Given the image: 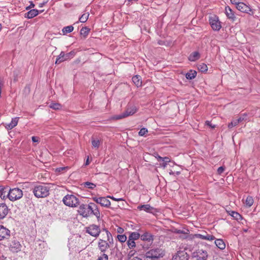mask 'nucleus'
<instances>
[{"label": "nucleus", "instance_id": "30", "mask_svg": "<svg viewBox=\"0 0 260 260\" xmlns=\"http://www.w3.org/2000/svg\"><path fill=\"white\" fill-rule=\"evenodd\" d=\"M197 73L196 71L190 70L189 72L186 73V78L187 79L191 80L194 79L197 76Z\"/></svg>", "mask_w": 260, "mask_h": 260}, {"label": "nucleus", "instance_id": "44", "mask_svg": "<svg viewBox=\"0 0 260 260\" xmlns=\"http://www.w3.org/2000/svg\"><path fill=\"white\" fill-rule=\"evenodd\" d=\"M147 132L148 130L147 128H142L139 132V135L140 136H144Z\"/></svg>", "mask_w": 260, "mask_h": 260}, {"label": "nucleus", "instance_id": "13", "mask_svg": "<svg viewBox=\"0 0 260 260\" xmlns=\"http://www.w3.org/2000/svg\"><path fill=\"white\" fill-rule=\"evenodd\" d=\"M10 237V230L4 227L3 225H0V240L7 239L9 238Z\"/></svg>", "mask_w": 260, "mask_h": 260}, {"label": "nucleus", "instance_id": "55", "mask_svg": "<svg viewBox=\"0 0 260 260\" xmlns=\"http://www.w3.org/2000/svg\"><path fill=\"white\" fill-rule=\"evenodd\" d=\"M89 158L88 157V158H87V159H86V162H85V166H87V165H89Z\"/></svg>", "mask_w": 260, "mask_h": 260}, {"label": "nucleus", "instance_id": "50", "mask_svg": "<svg viewBox=\"0 0 260 260\" xmlns=\"http://www.w3.org/2000/svg\"><path fill=\"white\" fill-rule=\"evenodd\" d=\"M31 139L34 142H39V139H38V138H37L36 137H35V136L32 137Z\"/></svg>", "mask_w": 260, "mask_h": 260}, {"label": "nucleus", "instance_id": "5", "mask_svg": "<svg viewBox=\"0 0 260 260\" xmlns=\"http://www.w3.org/2000/svg\"><path fill=\"white\" fill-rule=\"evenodd\" d=\"M8 199L12 202L21 199L23 196L22 190L18 188L10 189L8 193Z\"/></svg>", "mask_w": 260, "mask_h": 260}, {"label": "nucleus", "instance_id": "21", "mask_svg": "<svg viewBox=\"0 0 260 260\" xmlns=\"http://www.w3.org/2000/svg\"><path fill=\"white\" fill-rule=\"evenodd\" d=\"M195 236L198 238L208 241H212L215 239L214 236L208 234H206L205 235L198 234H196Z\"/></svg>", "mask_w": 260, "mask_h": 260}, {"label": "nucleus", "instance_id": "14", "mask_svg": "<svg viewBox=\"0 0 260 260\" xmlns=\"http://www.w3.org/2000/svg\"><path fill=\"white\" fill-rule=\"evenodd\" d=\"M236 8L239 11L248 14H249L252 11L251 9L249 6L242 2H240L239 4H237Z\"/></svg>", "mask_w": 260, "mask_h": 260}, {"label": "nucleus", "instance_id": "34", "mask_svg": "<svg viewBox=\"0 0 260 260\" xmlns=\"http://www.w3.org/2000/svg\"><path fill=\"white\" fill-rule=\"evenodd\" d=\"M242 120L243 119L240 117L238 119L234 120L231 122L229 123L228 124L229 128H232L233 127L237 125L239 122L242 121Z\"/></svg>", "mask_w": 260, "mask_h": 260}, {"label": "nucleus", "instance_id": "16", "mask_svg": "<svg viewBox=\"0 0 260 260\" xmlns=\"http://www.w3.org/2000/svg\"><path fill=\"white\" fill-rule=\"evenodd\" d=\"M9 209L5 203H0V219H4L8 214Z\"/></svg>", "mask_w": 260, "mask_h": 260}, {"label": "nucleus", "instance_id": "38", "mask_svg": "<svg viewBox=\"0 0 260 260\" xmlns=\"http://www.w3.org/2000/svg\"><path fill=\"white\" fill-rule=\"evenodd\" d=\"M49 107L54 110H59L61 108L62 106L57 103H52L50 105Z\"/></svg>", "mask_w": 260, "mask_h": 260}, {"label": "nucleus", "instance_id": "47", "mask_svg": "<svg viewBox=\"0 0 260 260\" xmlns=\"http://www.w3.org/2000/svg\"><path fill=\"white\" fill-rule=\"evenodd\" d=\"M107 198H110L111 199H112V200L115 201H124V200L122 198H115V197H114L113 196H108Z\"/></svg>", "mask_w": 260, "mask_h": 260}, {"label": "nucleus", "instance_id": "10", "mask_svg": "<svg viewBox=\"0 0 260 260\" xmlns=\"http://www.w3.org/2000/svg\"><path fill=\"white\" fill-rule=\"evenodd\" d=\"M92 200L103 207L109 208L111 205V202L105 197H93Z\"/></svg>", "mask_w": 260, "mask_h": 260}, {"label": "nucleus", "instance_id": "24", "mask_svg": "<svg viewBox=\"0 0 260 260\" xmlns=\"http://www.w3.org/2000/svg\"><path fill=\"white\" fill-rule=\"evenodd\" d=\"M133 83L137 86L140 87L142 86V79L141 77L139 75H136L132 78Z\"/></svg>", "mask_w": 260, "mask_h": 260}, {"label": "nucleus", "instance_id": "57", "mask_svg": "<svg viewBox=\"0 0 260 260\" xmlns=\"http://www.w3.org/2000/svg\"><path fill=\"white\" fill-rule=\"evenodd\" d=\"M243 231H244L245 232H246L247 231V230L244 229V230H243Z\"/></svg>", "mask_w": 260, "mask_h": 260}, {"label": "nucleus", "instance_id": "45", "mask_svg": "<svg viewBox=\"0 0 260 260\" xmlns=\"http://www.w3.org/2000/svg\"><path fill=\"white\" fill-rule=\"evenodd\" d=\"M97 260H108V256L107 254L103 253L98 257Z\"/></svg>", "mask_w": 260, "mask_h": 260}, {"label": "nucleus", "instance_id": "23", "mask_svg": "<svg viewBox=\"0 0 260 260\" xmlns=\"http://www.w3.org/2000/svg\"><path fill=\"white\" fill-rule=\"evenodd\" d=\"M18 119L19 117H15L12 118L11 122L6 124V128H7L8 129H12L17 125Z\"/></svg>", "mask_w": 260, "mask_h": 260}, {"label": "nucleus", "instance_id": "43", "mask_svg": "<svg viewBox=\"0 0 260 260\" xmlns=\"http://www.w3.org/2000/svg\"><path fill=\"white\" fill-rule=\"evenodd\" d=\"M85 186L89 189H93L95 187L96 185L92 183L86 182L85 183Z\"/></svg>", "mask_w": 260, "mask_h": 260}, {"label": "nucleus", "instance_id": "22", "mask_svg": "<svg viewBox=\"0 0 260 260\" xmlns=\"http://www.w3.org/2000/svg\"><path fill=\"white\" fill-rule=\"evenodd\" d=\"M197 257L196 260H207V252L202 250H199L197 252Z\"/></svg>", "mask_w": 260, "mask_h": 260}, {"label": "nucleus", "instance_id": "25", "mask_svg": "<svg viewBox=\"0 0 260 260\" xmlns=\"http://www.w3.org/2000/svg\"><path fill=\"white\" fill-rule=\"evenodd\" d=\"M214 243L216 246L220 249L223 250L225 248V244L223 240L221 239L215 240Z\"/></svg>", "mask_w": 260, "mask_h": 260}, {"label": "nucleus", "instance_id": "4", "mask_svg": "<svg viewBox=\"0 0 260 260\" xmlns=\"http://www.w3.org/2000/svg\"><path fill=\"white\" fill-rule=\"evenodd\" d=\"M138 111V109L135 105L132 104H128L126 107L125 111L119 115H115L112 117L113 120H119L122 118H124L129 116L134 115Z\"/></svg>", "mask_w": 260, "mask_h": 260}, {"label": "nucleus", "instance_id": "39", "mask_svg": "<svg viewBox=\"0 0 260 260\" xmlns=\"http://www.w3.org/2000/svg\"><path fill=\"white\" fill-rule=\"evenodd\" d=\"M127 245L129 249L135 248L136 246L135 240L131 239L130 240L129 238L128 239V240L127 241Z\"/></svg>", "mask_w": 260, "mask_h": 260}, {"label": "nucleus", "instance_id": "8", "mask_svg": "<svg viewBox=\"0 0 260 260\" xmlns=\"http://www.w3.org/2000/svg\"><path fill=\"white\" fill-rule=\"evenodd\" d=\"M86 232L91 236L96 237L99 235L101 230L99 226L92 224L86 228Z\"/></svg>", "mask_w": 260, "mask_h": 260}, {"label": "nucleus", "instance_id": "29", "mask_svg": "<svg viewBox=\"0 0 260 260\" xmlns=\"http://www.w3.org/2000/svg\"><path fill=\"white\" fill-rule=\"evenodd\" d=\"M9 188L8 186H4V189L1 193V198L2 200H6L8 198V193L9 192Z\"/></svg>", "mask_w": 260, "mask_h": 260}, {"label": "nucleus", "instance_id": "33", "mask_svg": "<svg viewBox=\"0 0 260 260\" xmlns=\"http://www.w3.org/2000/svg\"><path fill=\"white\" fill-rule=\"evenodd\" d=\"M198 69L201 72L205 73L208 71V67L204 63H201L198 64Z\"/></svg>", "mask_w": 260, "mask_h": 260}, {"label": "nucleus", "instance_id": "41", "mask_svg": "<svg viewBox=\"0 0 260 260\" xmlns=\"http://www.w3.org/2000/svg\"><path fill=\"white\" fill-rule=\"evenodd\" d=\"M100 141L99 140L92 139L91 144L93 147L98 148L100 146Z\"/></svg>", "mask_w": 260, "mask_h": 260}, {"label": "nucleus", "instance_id": "40", "mask_svg": "<svg viewBox=\"0 0 260 260\" xmlns=\"http://www.w3.org/2000/svg\"><path fill=\"white\" fill-rule=\"evenodd\" d=\"M117 238L121 243L125 242L127 239V237L125 235H118Z\"/></svg>", "mask_w": 260, "mask_h": 260}, {"label": "nucleus", "instance_id": "51", "mask_svg": "<svg viewBox=\"0 0 260 260\" xmlns=\"http://www.w3.org/2000/svg\"><path fill=\"white\" fill-rule=\"evenodd\" d=\"M231 3L233 4H235L236 5V6H237V4H239L240 2H239L238 1V0H230Z\"/></svg>", "mask_w": 260, "mask_h": 260}, {"label": "nucleus", "instance_id": "2", "mask_svg": "<svg viewBox=\"0 0 260 260\" xmlns=\"http://www.w3.org/2000/svg\"><path fill=\"white\" fill-rule=\"evenodd\" d=\"M105 232L107 240L100 239L98 243V247L102 252H105L110 247V244L113 243V239L111 234L107 230H105Z\"/></svg>", "mask_w": 260, "mask_h": 260}, {"label": "nucleus", "instance_id": "36", "mask_svg": "<svg viewBox=\"0 0 260 260\" xmlns=\"http://www.w3.org/2000/svg\"><path fill=\"white\" fill-rule=\"evenodd\" d=\"M139 238H140V234L137 232H132L129 235L128 238L130 240H138Z\"/></svg>", "mask_w": 260, "mask_h": 260}, {"label": "nucleus", "instance_id": "35", "mask_svg": "<svg viewBox=\"0 0 260 260\" xmlns=\"http://www.w3.org/2000/svg\"><path fill=\"white\" fill-rule=\"evenodd\" d=\"M74 30V27L72 25L64 27L62 29L63 35H66L68 33L71 32Z\"/></svg>", "mask_w": 260, "mask_h": 260}, {"label": "nucleus", "instance_id": "28", "mask_svg": "<svg viewBox=\"0 0 260 260\" xmlns=\"http://www.w3.org/2000/svg\"><path fill=\"white\" fill-rule=\"evenodd\" d=\"M39 14V11L36 9L30 10L27 13L26 17L30 19L35 17Z\"/></svg>", "mask_w": 260, "mask_h": 260}, {"label": "nucleus", "instance_id": "20", "mask_svg": "<svg viewBox=\"0 0 260 260\" xmlns=\"http://www.w3.org/2000/svg\"><path fill=\"white\" fill-rule=\"evenodd\" d=\"M141 240L147 242H152L153 241V236L149 232H145L141 235H140Z\"/></svg>", "mask_w": 260, "mask_h": 260}, {"label": "nucleus", "instance_id": "46", "mask_svg": "<svg viewBox=\"0 0 260 260\" xmlns=\"http://www.w3.org/2000/svg\"><path fill=\"white\" fill-rule=\"evenodd\" d=\"M224 170H225V168L224 167L222 166V167H220L219 168H218V169H217L218 174L221 175L223 172Z\"/></svg>", "mask_w": 260, "mask_h": 260}, {"label": "nucleus", "instance_id": "53", "mask_svg": "<svg viewBox=\"0 0 260 260\" xmlns=\"http://www.w3.org/2000/svg\"><path fill=\"white\" fill-rule=\"evenodd\" d=\"M163 161H166V162H169L170 161V159L168 157H165L163 158Z\"/></svg>", "mask_w": 260, "mask_h": 260}, {"label": "nucleus", "instance_id": "42", "mask_svg": "<svg viewBox=\"0 0 260 260\" xmlns=\"http://www.w3.org/2000/svg\"><path fill=\"white\" fill-rule=\"evenodd\" d=\"M136 251L135 250H131L127 255L128 260H131L132 257L135 254Z\"/></svg>", "mask_w": 260, "mask_h": 260}, {"label": "nucleus", "instance_id": "26", "mask_svg": "<svg viewBox=\"0 0 260 260\" xmlns=\"http://www.w3.org/2000/svg\"><path fill=\"white\" fill-rule=\"evenodd\" d=\"M200 57V53L197 51L193 52L188 57V59L191 61H194Z\"/></svg>", "mask_w": 260, "mask_h": 260}, {"label": "nucleus", "instance_id": "17", "mask_svg": "<svg viewBox=\"0 0 260 260\" xmlns=\"http://www.w3.org/2000/svg\"><path fill=\"white\" fill-rule=\"evenodd\" d=\"M225 14L228 18L231 20L233 22H234L236 20L237 18L235 16V13L230 7H225Z\"/></svg>", "mask_w": 260, "mask_h": 260}, {"label": "nucleus", "instance_id": "9", "mask_svg": "<svg viewBox=\"0 0 260 260\" xmlns=\"http://www.w3.org/2000/svg\"><path fill=\"white\" fill-rule=\"evenodd\" d=\"M73 55L74 53L72 52L65 54L62 51L56 58L55 63L59 64L60 63L73 57Z\"/></svg>", "mask_w": 260, "mask_h": 260}, {"label": "nucleus", "instance_id": "49", "mask_svg": "<svg viewBox=\"0 0 260 260\" xmlns=\"http://www.w3.org/2000/svg\"><path fill=\"white\" fill-rule=\"evenodd\" d=\"M206 124L207 125H208V126H210V127H211V128H215V125H212V124H211V122H210V121H206Z\"/></svg>", "mask_w": 260, "mask_h": 260}, {"label": "nucleus", "instance_id": "56", "mask_svg": "<svg viewBox=\"0 0 260 260\" xmlns=\"http://www.w3.org/2000/svg\"><path fill=\"white\" fill-rule=\"evenodd\" d=\"M163 158L164 157H161L160 156H158V157H157L158 159L161 160H163Z\"/></svg>", "mask_w": 260, "mask_h": 260}, {"label": "nucleus", "instance_id": "6", "mask_svg": "<svg viewBox=\"0 0 260 260\" xmlns=\"http://www.w3.org/2000/svg\"><path fill=\"white\" fill-rule=\"evenodd\" d=\"M209 24L213 30L219 31L221 28V23L219 17L216 15H210L209 17Z\"/></svg>", "mask_w": 260, "mask_h": 260}, {"label": "nucleus", "instance_id": "18", "mask_svg": "<svg viewBox=\"0 0 260 260\" xmlns=\"http://www.w3.org/2000/svg\"><path fill=\"white\" fill-rule=\"evenodd\" d=\"M138 209L139 210H144L145 212L150 213H153L156 211L154 208L149 204L143 205L138 206Z\"/></svg>", "mask_w": 260, "mask_h": 260}, {"label": "nucleus", "instance_id": "54", "mask_svg": "<svg viewBox=\"0 0 260 260\" xmlns=\"http://www.w3.org/2000/svg\"><path fill=\"white\" fill-rule=\"evenodd\" d=\"M131 260H142V259L137 256H136L132 258Z\"/></svg>", "mask_w": 260, "mask_h": 260}, {"label": "nucleus", "instance_id": "1", "mask_svg": "<svg viewBox=\"0 0 260 260\" xmlns=\"http://www.w3.org/2000/svg\"><path fill=\"white\" fill-rule=\"evenodd\" d=\"M165 254V251L162 248H154L147 251L145 254V257L147 260H158Z\"/></svg>", "mask_w": 260, "mask_h": 260}, {"label": "nucleus", "instance_id": "7", "mask_svg": "<svg viewBox=\"0 0 260 260\" xmlns=\"http://www.w3.org/2000/svg\"><path fill=\"white\" fill-rule=\"evenodd\" d=\"M63 203L69 207H77L79 204V200L73 195L68 194L63 198Z\"/></svg>", "mask_w": 260, "mask_h": 260}, {"label": "nucleus", "instance_id": "11", "mask_svg": "<svg viewBox=\"0 0 260 260\" xmlns=\"http://www.w3.org/2000/svg\"><path fill=\"white\" fill-rule=\"evenodd\" d=\"M78 212L80 215L83 217H88L90 215V208L89 207V204L88 205L82 204L80 206L78 210Z\"/></svg>", "mask_w": 260, "mask_h": 260}, {"label": "nucleus", "instance_id": "27", "mask_svg": "<svg viewBox=\"0 0 260 260\" xmlns=\"http://www.w3.org/2000/svg\"><path fill=\"white\" fill-rule=\"evenodd\" d=\"M228 213L229 215L232 216L234 219L239 221L242 219V216L238 212L234 211H228Z\"/></svg>", "mask_w": 260, "mask_h": 260}, {"label": "nucleus", "instance_id": "15", "mask_svg": "<svg viewBox=\"0 0 260 260\" xmlns=\"http://www.w3.org/2000/svg\"><path fill=\"white\" fill-rule=\"evenodd\" d=\"M10 249L13 252H18L21 250V245L19 242L13 240L10 244Z\"/></svg>", "mask_w": 260, "mask_h": 260}, {"label": "nucleus", "instance_id": "31", "mask_svg": "<svg viewBox=\"0 0 260 260\" xmlns=\"http://www.w3.org/2000/svg\"><path fill=\"white\" fill-rule=\"evenodd\" d=\"M90 31V29L87 27H82L80 30V35L83 36L84 38H86L88 35Z\"/></svg>", "mask_w": 260, "mask_h": 260}, {"label": "nucleus", "instance_id": "37", "mask_svg": "<svg viewBox=\"0 0 260 260\" xmlns=\"http://www.w3.org/2000/svg\"><path fill=\"white\" fill-rule=\"evenodd\" d=\"M89 16V13H85L82 15V16L79 18V21L80 22L84 23L85 22L87 19H88Z\"/></svg>", "mask_w": 260, "mask_h": 260}, {"label": "nucleus", "instance_id": "48", "mask_svg": "<svg viewBox=\"0 0 260 260\" xmlns=\"http://www.w3.org/2000/svg\"><path fill=\"white\" fill-rule=\"evenodd\" d=\"M68 168V167H60V168H57L56 169V171H57V172H61L63 170H64L66 169H67Z\"/></svg>", "mask_w": 260, "mask_h": 260}, {"label": "nucleus", "instance_id": "32", "mask_svg": "<svg viewBox=\"0 0 260 260\" xmlns=\"http://www.w3.org/2000/svg\"><path fill=\"white\" fill-rule=\"evenodd\" d=\"M254 200L251 196H248L245 200V204L247 207H250L253 204Z\"/></svg>", "mask_w": 260, "mask_h": 260}, {"label": "nucleus", "instance_id": "19", "mask_svg": "<svg viewBox=\"0 0 260 260\" xmlns=\"http://www.w3.org/2000/svg\"><path fill=\"white\" fill-rule=\"evenodd\" d=\"M89 207L90 208V214L94 215L99 219L100 217V213L97 206L94 203H90Z\"/></svg>", "mask_w": 260, "mask_h": 260}, {"label": "nucleus", "instance_id": "52", "mask_svg": "<svg viewBox=\"0 0 260 260\" xmlns=\"http://www.w3.org/2000/svg\"><path fill=\"white\" fill-rule=\"evenodd\" d=\"M117 232L118 233L121 234V233H122L123 232V229L122 228L119 227L117 229Z\"/></svg>", "mask_w": 260, "mask_h": 260}, {"label": "nucleus", "instance_id": "12", "mask_svg": "<svg viewBox=\"0 0 260 260\" xmlns=\"http://www.w3.org/2000/svg\"><path fill=\"white\" fill-rule=\"evenodd\" d=\"M188 255L184 250L178 251L172 257V260H188Z\"/></svg>", "mask_w": 260, "mask_h": 260}, {"label": "nucleus", "instance_id": "58", "mask_svg": "<svg viewBox=\"0 0 260 260\" xmlns=\"http://www.w3.org/2000/svg\"><path fill=\"white\" fill-rule=\"evenodd\" d=\"M173 174V173H171V172L170 173V174Z\"/></svg>", "mask_w": 260, "mask_h": 260}, {"label": "nucleus", "instance_id": "3", "mask_svg": "<svg viewBox=\"0 0 260 260\" xmlns=\"http://www.w3.org/2000/svg\"><path fill=\"white\" fill-rule=\"evenodd\" d=\"M50 187L44 184L37 185L33 189V193L38 198H45L49 194Z\"/></svg>", "mask_w": 260, "mask_h": 260}]
</instances>
